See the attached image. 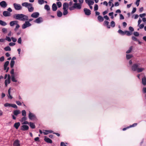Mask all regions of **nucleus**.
Returning a JSON list of instances; mask_svg holds the SVG:
<instances>
[{"mask_svg": "<svg viewBox=\"0 0 146 146\" xmlns=\"http://www.w3.org/2000/svg\"><path fill=\"white\" fill-rule=\"evenodd\" d=\"M13 17L16 19L22 21H27L28 20V16L22 14H15L13 16Z\"/></svg>", "mask_w": 146, "mask_h": 146, "instance_id": "nucleus-1", "label": "nucleus"}, {"mask_svg": "<svg viewBox=\"0 0 146 146\" xmlns=\"http://www.w3.org/2000/svg\"><path fill=\"white\" fill-rule=\"evenodd\" d=\"M141 64L139 63H136L133 64L131 66V69L134 71H137L139 73L142 72L145 69L143 68H139Z\"/></svg>", "mask_w": 146, "mask_h": 146, "instance_id": "nucleus-2", "label": "nucleus"}, {"mask_svg": "<svg viewBox=\"0 0 146 146\" xmlns=\"http://www.w3.org/2000/svg\"><path fill=\"white\" fill-rule=\"evenodd\" d=\"M22 5L26 7H27L28 10V11L29 12H32L33 11L34 8L33 7L31 4L27 3L24 2L22 3Z\"/></svg>", "mask_w": 146, "mask_h": 146, "instance_id": "nucleus-3", "label": "nucleus"}, {"mask_svg": "<svg viewBox=\"0 0 146 146\" xmlns=\"http://www.w3.org/2000/svg\"><path fill=\"white\" fill-rule=\"evenodd\" d=\"M13 5L15 9L17 11L21 10L22 9V7L20 4L14 3Z\"/></svg>", "mask_w": 146, "mask_h": 146, "instance_id": "nucleus-4", "label": "nucleus"}, {"mask_svg": "<svg viewBox=\"0 0 146 146\" xmlns=\"http://www.w3.org/2000/svg\"><path fill=\"white\" fill-rule=\"evenodd\" d=\"M31 25V24L29 22V21H26L25 23L22 25V28L23 29H25Z\"/></svg>", "mask_w": 146, "mask_h": 146, "instance_id": "nucleus-5", "label": "nucleus"}, {"mask_svg": "<svg viewBox=\"0 0 146 146\" xmlns=\"http://www.w3.org/2000/svg\"><path fill=\"white\" fill-rule=\"evenodd\" d=\"M42 18L41 17H39L36 19L34 21V22L38 24H40L43 22Z\"/></svg>", "mask_w": 146, "mask_h": 146, "instance_id": "nucleus-6", "label": "nucleus"}, {"mask_svg": "<svg viewBox=\"0 0 146 146\" xmlns=\"http://www.w3.org/2000/svg\"><path fill=\"white\" fill-rule=\"evenodd\" d=\"M7 5L6 2L5 1H2L0 2V6L3 8H5Z\"/></svg>", "mask_w": 146, "mask_h": 146, "instance_id": "nucleus-7", "label": "nucleus"}, {"mask_svg": "<svg viewBox=\"0 0 146 146\" xmlns=\"http://www.w3.org/2000/svg\"><path fill=\"white\" fill-rule=\"evenodd\" d=\"M10 79L11 77L9 74H8V75L7 79L5 80V85L6 87H7V86L8 83L9 84L10 83Z\"/></svg>", "mask_w": 146, "mask_h": 146, "instance_id": "nucleus-8", "label": "nucleus"}, {"mask_svg": "<svg viewBox=\"0 0 146 146\" xmlns=\"http://www.w3.org/2000/svg\"><path fill=\"white\" fill-rule=\"evenodd\" d=\"M39 14L38 12H34L31 15V17L33 18H36L39 16Z\"/></svg>", "mask_w": 146, "mask_h": 146, "instance_id": "nucleus-9", "label": "nucleus"}, {"mask_svg": "<svg viewBox=\"0 0 146 146\" xmlns=\"http://www.w3.org/2000/svg\"><path fill=\"white\" fill-rule=\"evenodd\" d=\"M29 127L27 125H24L21 126V129L23 131H26L28 130Z\"/></svg>", "mask_w": 146, "mask_h": 146, "instance_id": "nucleus-10", "label": "nucleus"}, {"mask_svg": "<svg viewBox=\"0 0 146 146\" xmlns=\"http://www.w3.org/2000/svg\"><path fill=\"white\" fill-rule=\"evenodd\" d=\"M84 11L86 15H89L91 14V11L89 9L85 8Z\"/></svg>", "mask_w": 146, "mask_h": 146, "instance_id": "nucleus-11", "label": "nucleus"}, {"mask_svg": "<svg viewBox=\"0 0 146 146\" xmlns=\"http://www.w3.org/2000/svg\"><path fill=\"white\" fill-rule=\"evenodd\" d=\"M75 8L78 9H80L81 8L82 5L78 3H75L74 4Z\"/></svg>", "mask_w": 146, "mask_h": 146, "instance_id": "nucleus-12", "label": "nucleus"}, {"mask_svg": "<svg viewBox=\"0 0 146 146\" xmlns=\"http://www.w3.org/2000/svg\"><path fill=\"white\" fill-rule=\"evenodd\" d=\"M3 16L5 17L10 16L11 15L10 13L7 11H4L3 12Z\"/></svg>", "mask_w": 146, "mask_h": 146, "instance_id": "nucleus-13", "label": "nucleus"}, {"mask_svg": "<svg viewBox=\"0 0 146 146\" xmlns=\"http://www.w3.org/2000/svg\"><path fill=\"white\" fill-rule=\"evenodd\" d=\"M13 145L14 146H20V141L18 139L16 140L14 142Z\"/></svg>", "mask_w": 146, "mask_h": 146, "instance_id": "nucleus-14", "label": "nucleus"}, {"mask_svg": "<svg viewBox=\"0 0 146 146\" xmlns=\"http://www.w3.org/2000/svg\"><path fill=\"white\" fill-rule=\"evenodd\" d=\"M85 2L86 3L88 4L89 6L93 5L94 3V2L93 1L91 0H85Z\"/></svg>", "mask_w": 146, "mask_h": 146, "instance_id": "nucleus-15", "label": "nucleus"}, {"mask_svg": "<svg viewBox=\"0 0 146 146\" xmlns=\"http://www.w3.org/2000/svg\"><path fill=\"white\" fill-rule=\"evenodd\" d=\"M29 117L30 119L31 120L35 117V116L34 114L30 112L29 114Z\"/></svg>", "mask_w": 146, "mask_h": 146, "instance_id": "nucleus-16", "label": "nucleus"}, {"mask_svg": "<svg viewBox=\"0 0 146 146\" xmlns=\"http://www.w3.org/2000/svg\"><path fill=\"white\" fill-rule=\"evenodd\" d=\"M44 140L46 142L48 143H52V140L49 138L46 137H45Z\"/></svg>", "mask_w": 146, "mask_h": 146, "instance_id": "nucleus-17", "label": "nucleus"}, {"mask_svg": "<svg viewBox=\"0 0 146 146\" xmlns=\"http://www.w3.org/2000/svg\"><path fill=\"white\" fill-rule=\"evenodd\" d=\"M13 113L15 115L17 116L21 113V111L19 110H16L13 111Z\"/></svg>", "mask_w": 146, "mask_h": 146, "instance_id": "nucleus-18", "label": "nucleus"}, {"mask_svg": "<svg viewBox=\"0 0 146 146\" xmlns=\"http://www.w3.org/2000/svg\"><path fill=\"white\" fill-rule=\"evenodd\" d=\"M18 23L17 21H11L9 23L11 27H13L14 25H16Z\"/></svg>", "mask_w": 146, "mask_h": 146, "instance_id": "nucleus-19", "label": "nucleus"}, {"mask_svg": "<svg viewBox=\"0 0 146 146\" xmlns=\"http://www.w3.org/2000/svg\"><path fill=\"white\" fill-rule=\"evenodd\" d=\"M68 4L66 3H64L63 4V9H68Z\"/></svg>", "mask_w": 146, "mask_h": 146, "instance_id": "nucleus-20", "label": "nucleus"}, {"mask_svg": "<svg viewBox=\"0 0 146 146\" xmlns=\"http://www.w3.org/2000/svg\"><path fill=\"white\" fill-rule=\"evenodd\" d=\"M20 125V123L19 122L15 123L14 125V127L17 129Z\"/></svg>", "mask_w": 146, "mask_h": 146, "instance_id": "nucleus-21", "label": "nucleus"}, {"mask_svg": "<svg viewBox=\"0 0 146 146\" xmlns=\"http://www.w3.org/2000/svg\"><path fill=\"white\" fill-rule=\"evenodd\" d=\"M142 82L144 85H146V77L145 76L142 79Z\"/></svg>", "mask_w": 146, "mask_h": 146, "instance_id": "nucleus-22", "label": "nucleus"}, {"mask_svg": "<svg viewBox=\"0 0 146 146\" xmlns=\"http://www.w3.org/2000/svg\"><path fill=\"white\" fill-rule=\"evenodd\" d=\"M52 10L54 11H55L57 9V7L55 3H53L52 5Z\"/></svg>", "mask_w": 146, "mask_h": 146, "instance_id": "nucleus-23", "label": "nucleus"}, {"mask_svg": "<svg viewBox=\"0 0 146 146\" xmlns=\"http://www.w3.org/2000/svg\"><path fill=\"white\" fill-rule=\"evenodd\" d=\"M98 19L99 22H101L104 21V18L100 15H98Z\"/></svg>", "mask_w": 146, "mask_h": 146, "instance_id": "nucleus-24", "label": "nucleus"}, {"mask_svg": "<svg viewBox=\"0 0 146 146\" xmlns=\"http://www.w3.org/2000/svg\"><path fill=\"white\" fill-rule=\"evenodd\" d=\"M132 34L131 32H130L128 31H124V35L126 34L128 36H130Z\"/></svg>", "mask_w": 146, "mask_h": 146, "instance_id": "nucleus-25", "label": "nucleus"}, {"mask_svg": "<svg viewBox=\"0 0 146 146\" xmlns=\"http://www.w3.org/2000/svg\"><path fill=\"white\" fill-rule=\"evenodd\" d=\"M30 126L32 129H34L35 127V125L34 123L33 122H30L29 123Z\"/></svg>", "mask_w": 146, "mask_h": 146, "instance_id": "nucleus-26", "label": "nucleus"}, {"mask_svg": "<svg viewBox=\"0 0 146 146\" xmlns=\"http://www.w3.org/2000/svg\"><path fill=\"white\" fill-rule=\"evenodd\" d=\"M10 89L11 88H10L8 90V98H10L11 99L13 98V97L11 96L10 94Z\"/></svg>", "mask_w": 146, "mask_h": 146, "instance_id": "nucleus-27", "label": "nucleus"}, {"mask_svg": "<svg viewBox=\"0 0 146 146\" xmlns=\"http://www.w3.org/2000/svg\"><path fill=\"white\" fill-rule=\"evenodd\" d=\"M57 14L58 17H61L62 15V12L60 11H58L57 12Z\"/></svg>", "mask_w": 146, "mask_h": 146, "instance_id": "nucleus-28", "label": "nucleus"}, {"mask_svg": "<svg viewBox=\"0 0 146 146\" xmlns=\"http://www.w3.org/2000/svg\"><path fill=\"white\" fill-rule=\"evenodd\" d=\"M133 56L132 54H127L126 55V57L127 59H129L132 58Z\"/></svg>", "mask_w": 146, "mask_h": 146, "instance_id": "nucleus-29", "label": "nucleus"}, {"mask_svg": "<svg viewBox=\"0 0 146 146\" xmlns=\"http://www.w3.org/2000/svg\"><path fill=\"white\" fill-rule=\"evenodd\" d=\"M11 80L13 82H17V80L15 79V76L14 75H11Z\"/></svg>", "mask_w": 146, "mask_h": 146, "instance_id": "nucleus-30", "label": "nucleus"}, {"mask_svg": "<svg viewBox=\"0 0 146 146\" xmlns=\"http://www.w3.org/2000/svg\"><path fill=\"white\" fill-rule=\"evenodd\" d=\"M0 24L2 26H5L7 25V23L4 21L0 20Z\"/></svg>", "mask_w": 146, "mask_h": 146, "instance_id": "nucleus-31", "label": "nucleus"}, {"mask_svg": "<svg viewBox=\"0 0 146 146\" xmlns=\"http://www.w3.org/2000/svg\"><path fill=\"white\" fill-rule=\"evenodd\" d=\"M15 61L13 60H11L10 62V66L11 68H13L15 64Z\"/></svg>", "mask_w": 146, "mask_h": 146, "instance_id": "nucleus-32", "label": "nucleus"}, {"mask_svg": "<svg viewBox=\"0 0 146 146\" xmlns=\"http://www.w3.org/2000/svg\"><path fill=\"white\" fill-rule=\"evenodd\" d=\"M44 8L47 11H49L50 10V7L49 6L47 5H46L44 6Z\"/></svg>", "mask_w": 146, "mask_h": 146, "instance_id": "nucleus-33", "label": "nucleus"}, {"mask_svg": "<svg viewBox=\"0 0 146 146\" xmlns=\"http://www.w3.org/2000/svg\"><path fill=\"white\" fill-rule=\"evenodd\" d=\"M63 14L64 15H66L68 13V9H63Z\"/></svg>", "mask_w": 146, "mask_h": 146, "instance_id": "nucleus-34", "label": "nucleus"}, {"mask_svg": "<svg viewBox=\"0 0 146 146\" xmlns=\"http://www.w3.org/2000/svg\"><path fill=\"white\" fill-rule=\"evenodd\" d=\"M44 3V0H38V3L40 5L43 4Z\"/></svg>", "mask_w": 146, "mask_h": 146, "instance_id": "nucleus-35", "label": "nucleus"}, {"mask_svg": "<svg viewBox=\"0 0 146 146\" xmlns=\"http://www.w3.org/2000/svg\"><path fill=\"white\" fill-rule=\"evenodd\" d=\"M5 50L6 51H10L11 48L9 46H7L5 47L4 48Z\"/></svg>", "mask_w": 146, "mask_h": 146, "instance_id": "nucleus-36", "label": "nucleus"}, {"mask_svg": "<svg viewBox=\"0 0 146 146\" xmlns=\"http://www.w3.org/2000/svg\"><path fill=\"white\" fill-rule=\"evenodd\" d=\"M118 33L121 35H124V31H123L122 30H121V29H119L118 31Z\"/></svg>", "mask_w": 146, "mask_h": 146, "instance_id": "nucleus-37", "label": "nucleus"}, {"mask_svg": "<svg viewBox=\"0 0 146 146\" xmlns=\"http://www.w3.org/2000/svg\"><path fill=\"white\" fill-rule=\"evenodd\" d=\"M22 115L23 116H26V112L25 110H23L22 111Z\"/></svg>", "mask_w": 146, "mask_h": 146, "instance_id": "nucleus-38", "label": "nucleus"}, {"mask_svg": "<svg viewBox=\"0 0 146 146\" xmlns=\"http://www.w3.org/2000/svg\"><path fill=\"white\" fill-rule=\"evenodd\" d=\"M132 50V46H131L130 47L129 49L126 52V53L127 54H129L130 53Z\"/></svg>", "mask_w": 146, "mask_h": 146, "instance_id": "nucleus-39", "label": "nucleus"}, {"mask_svg": "<svg viewBox=\"0 0 146 146\" xmlns=\"http://www.w3.org/2000/svg\"><path fill=\"white\" fill-rule=\"evenodd\" d=\"M110 25L112 27H114L115 26V22L113 21H112L110 23Z\"/></svg>", "mask_w": 146, "mask_h": 146, "instance_id": "nucleus-40", "label": "nucleus"}, {"mask_svg": "<svg viewBox=\"0 0 146 146\" xmlns=\"http://www.w3.org/2000/svg\"><path fill=\"white\" fill-rule=\"evenodd\" d=\"M11 104H9L8 103H5L4 104V106L5 107H11Z\"/></svg>", "mask_w": 146, "mask_h": 146, "instance_id": "nucleus-41", "label": "nucleus"}, {"mask_svg": "<svg viewBox=\"0 0 146 146\" xmlns=\"http://www.w3.org/2000/svg\"><path fill=\"white\" fill-rule=\"evenodd\" d=\"M56 4L59 8L60 7L62 6V3L60 2H58L56 3Z\"/></svg>", "mask_w": 146, "mask_h": 146, "instance_id": "nucleus-42", "label": "nucleus"}, {"mask_svg": "<svg viewBox=\"0 0 146 146\" xmlns=\"http://www.w3.org/2000/svg\"><path fill=\"white\" fill-rule=\"evenodd\" d=\"M94 9V10L95 11H97L98 10V6L97 4L95 5Z\"/></svg>", "mask_w": 146, "mask_h": 146, "instance_id": "nucleus-43", "label": "nucleus"}, {"mask_svg": "<svg viewBox=\"0 0 146 146\" xmlns=\"http://www.w3.org/2000/svg\"><path fill=\"white\" fill-rule=\"evenodd\" d=\"M11 107L15 109H17V106L15 104H11Z\"/></svg>", "mask_w": 146, "mask_h": 146, "instance_id": "nucleus-44", "label": "nucleus"}, {"mask_svg": "<svg viewBox=\"0 0 146 146\" xmlns=\"http://www.w3.org/2000/svg\"><path fill=\"white\" fill-rule=\"evenodd\" d=\"M137 123H134L132 125H130L129 127V128H131V127H133L135 126H136L137 125Z\"/></svg>", "mask_w": 146, "mask_h": 146, "instance_id": "nucleus-45", "label": "nucleus"}, {"mask_svg": "<svg viewBox=\"0 0 146 146\" xmlns=\"http://www.w3.org/2000/svg\"><path fill=\"white\" fill-rule=\"evenodd\" d=\"M27 119V118L26 116H25L23 117L21 120V121L22 122L25 121Z\"/></svg>", "mask_w": 146, "mask_h": 146, "instance_id": "nucleus-46", "label": "nucleus"}, {"mask_svg": "<svg viewBox=\"0 0 146 146\" xmlns=\"http://www.w3.org/2000/svg\"><path fill=\"white\" fill-rule=\"evenodd\" d=\"M138 26L139 27V29H142L144 27V25L143 24H140L139 25V26Z\"/></svg>", "mask_w": 146, "mask_h": 146, "instance_id": "nucleus-47", "label": "nucleus"}, {"mask_svg": "<svg viewBox=\"0 0 146 146\" xmlns=\"http://www.w3.org/2000/svg\"><path fill=\"white\" fill-rule=\"evenodd\" d=\"M2 31L3 33H6L7 32V29L6 28H3L2 29Z\"/></svg>", "mask_w": 146, "mask_h": 146, "instance_id": "nucleus-48", "label": "nucleus"}, {"mask_svg": "<svg viewBox=\"0 0 146 146\" xmlns=\"http://www.w3.org/2000/svg\"><path fill=\"white\" fill-rule=\"evenodd\" d=\"M16 27H15V31H16V30L18 29L19 28V27H20V26L18 24V23H17V24H16Z\"/></svg>", "mask_w": 146, "mask_h": 146, "instance_id": "nucleus-49", "label": "nucleus"}, {"mask_svg": "<svg viewBox=\"0 0 146 146\" xmlns=\"http://www.w3.org/2000/svg\"><path fill=\"white\" fill-rule=\"evenodd\" d=\"M129 29L131 31L130 32H131L132 33L134 31L133 28L131 27H129Z\"/></svg>", "mask_w": 146, "mask_h": 146, "instance_id": "nucleus-50", "label": "nucleus"}, {"mask_svg": "<svg viewBox=\"0 0 146 146\" xmlns=\"http://www.w3.org/2000/svg\"><path fill=\"white\" fill-rule=\"evenodd\" d=\"M69 10L70 11L74 9L75 8L74 5L72 7H69Z\"/></svg>", "mask_w": 146, "mask_h": 146, "instance_id": "nucleus-51", "label": "nucleus"}, {"mask_svg": "<svg viewBox=\"0 0 146 146\" xmlns=\"http://www.w3.org/2000/svg\"><path fill=\"white\" fill-rule=\"evenodd\" d=\"M133 34L136 36H138L139 35V33L137 32H134Z\"/></svg>", "mask_w": 146, "mask_h": 146, "instance_id": "nucleus-52", "label": "nucleus"}, {"mask_svg": "<svg viewBox=\"0 0 146 146\" xmlns=\"http://www.w3.org/2000/svg\"><path fill=\"white\" fill-rule=\"evenodd\" d=\"M6 38L5 40L9 41L10 42L11 41V39L10 37H6Z\"/></svg>", "mask_w": 146, "mask_h": 146, "instance_id": "nucleus-53", "label": "nucleus"}, {"mask_svg": "<svg viewBox=\"0 0 146 146\" xmlns=\"http://www.w3.org/2000/svg\"><path fill=\"white\" fill-rule=\"evenodd\" d=\"M119 15L120 19L122 20L124 19V17L122 14H120Z\"/></svg>", "mask_w": 146, "mask_h": 146, "instance_id": "nucleus-54", "label": "nucleus"}, {"mask_svg": "<svg viewBox=\"0 0 146 146\" xmlns=\"http://www.w3.org/2000/svg\"><path fill=\"white\" fill-rule=\"evenodd\" d=\"M4 60V56H2L0 58V61L1 62H3Z\"/></svg>", "mask_w": 146, "mask_h": 146, "instance_id": "nucleus-55", "label": "nucleus"}, {"mask_svg": "<svg viewBox=\"0 0 146 146\" xmlns=\"http://www.w3.org/2000/svg\"><path fill=\"white\" fill-rule=\"evenodd\" d=\"M146 15L145 13H143L139 15V16L142 18Z\"/></svg>", "mask_w": 146, "mask_h": 146, "instance_id": "nucleus-56", "label": "nucleus"}, {"mask_svg": "<svg viewBox=\"0 0 146 146\" xmlns=\"http://www.w3.org/2000/svg\"><path fill=\"white\" fill-rule=\"evenodd\" d=\"M136 8H135V7L133 8L132 11L131 12V13H135L136 12Z\"/></svg>", "mask_w": 146, "mask_h": 146, "instance_id": "nucleus-57", "label": "nucleus"}, {"mask_svg": "<svg viewBox=\"0 0 146 146\" xmlns=\"http://www.w3.org/2000/svg\"><path fill=\"white\" fill-rule=\"evenodd\" d=\"M16 102L18 105L21 106L22 104L19 101H16Z\"/></svg>", "mask_w": 146, "mask_h": 146, "instance_id": "nucleus-58", "label": "nucleus"}, {"mask_svg": "<svg viewBox=\"0 0 146 146\" xmlns=\"http://www.w3.org/2000/svg\"><path fill=\"white\" fill-rule=\"evenodd\" d=\"M143 92L144 93H146V87H143Z\"/></svg>", "mask_w": 146, "mask_h": 146, "instance_id": "nucleus-59", "label": "nucleus"}, {"mask_svg": "<svg viewBox=\"0 0 146 146\" xmlns=\"http://www.w3.org/2000/svg\"><path fill=\"white\" fill-rule=\"evenodd\" d=\"M9 61H7L6 62L5 64H4V65L5 66H7L8 65H9Z\"/></svg>", "mask_w": 146, "mask_h": 146, "instance_id": "nucleus-60", "label": "nucleus"}, {"mask_svg": "<svg viewBox=\"0 0 146 146\" xmlns=\"http://www.w3.org/2000/svg\"><path fill=\"white\" fill-rule=\"evenodd\" d=\"M140 0H137L136 4L137 6H138L139 5V2L140 1Z\"/></svg>", "mask_w": 146, "mask_h": 146, "instance_id": "nucleus-61", "label": "nucleus"}, {"mask_svg": "<svg viewBox=\"0 0 146 146\" xmlns=\"http://www.w3.org/2000/svg\"><path fill=\"white\" fill-rule=\"evenodd\" d=\"M18 42L19 44H21V37H20L18 39Z\"/></svg>", "mask_w": 146, "mask_h": 146, "instance_id": "nucleus-62", "label": "nucleus"}, {"mask_svg": "<svg viewBox=\"0 0 146 146\" xmlns=\"http://www.w3.org/2000/svg\"><path fill=\"white\" fill-rule=\"evenodd\" d=\"M132 39L134 41H137L138 40L136 38V37H132Z\"/></svg>", "mask_w": 146, "mask_h": 146, "instance_id": "nucleus-63", "label": "nucleus"}, {"mask_svg": "<svg viewBox=\"0 0 146 146\" xmlns=\"http://www.w3.org/2000/svg\"><path fill=\"white\" fill-rule=\"evenodd\" d=\"M60 146H66V145L64 142H61L60 143Z\"/></svg>", "mask_w": 146, "mask_h": 146, "instance_id": "nucleus-64", "label": "nucleus"}]
</instances>
